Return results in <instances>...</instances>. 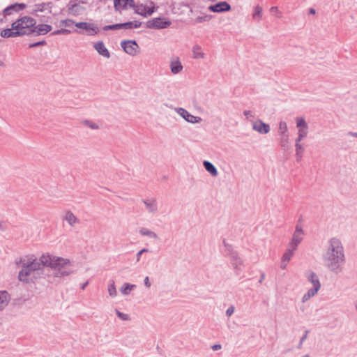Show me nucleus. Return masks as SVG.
<instances>
[{"label": "nucleus", "instance_id": "f257e3e1", "mask_svg": "<svg viewBox=\"0 0 357 357\" xmlns=\"http://www.w3.org/2000/svg\"><path fill=\"white\" fill-rule=\"evenodd\" d=\"M22 266L33 270L37 275L42 271L44 266H50L52 268H59L68 266L70 264V261L64 258L51 255L50 254H43L37 259L33 257H26L21 260Z\"/></svg>", "mask_w": 357, "mask_h": 357}, {"label": "nucleus", "instance_id": "f03ea898", "mask_svg": "<svg viewBox=\"0 0 357 357\" xmlns=\"http://www.w3.org/2000/svg\"><path fill=\"white\" fill-rule=\"evenodd\" d=\"M324 259L326 265L333 271H336L341 266L344 260V255L343 247L339 239L333 238L329 241Z\"/></svg>", "mask_w": 357, "mask_h": 357}, {"label": "nucleus", "instance_id": "7ed1b4c3", "mask_svg": "<svg viewBox=\"0 0 357 357\" xmlns=\"http://www.w3.org/2000/svg\"><path fill=\"white\" fill-rule=\"evenodd\" d=\"M36 23V22L33 17L24 16L14 22L11 28L2 30L0 35L3 38H14L31 34V31Z\"/></svg>", "mask_w": 357, "mask_h": 357}, {"label": "nucleus", "instance_id": "20e7f679", "mask_svg": "<svg viewBox=\"0 0 357 357\" xmlns=\"http://www.w3.org/2000/svg\"><path fill=\"white\" fill-rule=\"evenodd\" d=\"M146 25L150 29H165L171 25V22L165 17H155L148 21Z\"/></svg>", "mask_w": 357, "mask_h": 357}, {"label": "nucleus", "instance_id": "39448f33", "mask_svg": "<svg viewBox=\"0 0 357 357\" xmlns=\"http://www.w3.org/2000/svg\"><path fill=\"white\" fill-rule=\"evenodd\" d=\"M75 25L76 27L84 30L89 36H95L99 33V28L94 23L82 22H75Z\"/></svg>", "mask_w": 357, "mask_h": 357}, {"label": "nucleus", "instance_id": "423d86ee", "mask_svg": "<svg viewBox=\"0 0 357 357\" xmlns=\"http://www.w3.org/2000/svg\"><path fill=\"white\" fill-rule=\"evenodd\" d=\"M38 275L29 268H24L20 271L18 275L19 280L24 283H30L36 279Z\"/></svg>", "mask_w": 357, "mask_h": 357}, {"label": "nucleus", "instance_id": "0eeeda50", "mask_svg": "<svg viewBox=\"0 0 357 357\" xmlns=\"http://www.w3.org/2000/svg\"><path fill=\"white\" fill-rule=\"evenodd\" d=\"M296 126L298 128V142H301L304 137H305L308 133V126L305 119L298 117L296 119Z\"/></svg>", "mask_w": 357, "mask_h": 357}, {"label": "nucleus", "instance_id": "6e6552de", "mask_svg": "<svg viewBox=\"0 0 357 357\" xmlns=\"http://www.w3.org/2000/svg\"><path fill=\"white\" fill-rule=\"evenodd\" d=\"M121 45L123 50L130 55L135 56L139 52V45L135 41H123Z\"/></svg>", "mask_w": 357, "mask_h": 357}, {"label": "nucleus", "instance_id": "1a4fd4ad", "mask_svg": "<svg viewBox=\"0 0 357 357\" xmlns=\"http://www.w3.org/2000/svg\"><path fill=\"white\" fill-rule=\"evenodd\" d=\"M303 236V230L301 227L297 226L293 235L292 240L289 243V247L293 248V250H296L298 244L301 242Z\"/></svg>", "mask_w": 357, "mask_h": 357}, {"label": "nucleus", "instance_id": "9d476101", "mask_svg": "<svg viewBox=\"0 0 357 357\" xmlns=\"http://www.w3.org/2000/svg\"><path fill=\"white\" fill-rule=\"evenodd\" d=\"M154 10L155 7L153 3H151L149 6L141 4L135 7V12L142 16L151 15Z\"/></svg>", "mask_w": 357, "mask_h": 357}, {"label": "nucleus", "instance_id": "9b49d317", "mask_svg": "<svg viewBox=\"0 0 357 357\" xmlns=\"http://www.w3.org/2000/svg\"><path fill=\"white\" fill-rule=\"evenodd\" d=\"M208 10L215 13H220L230 10L231 6L226 1H221L215 5L210 6Z\"/></svg>", "mask_w": 357, "mask_h": 357}, {"label": "nucleus", "instance_id": "f8f14e48", "mask_svg": "<svg viewBox=\"0 0 357 357\" xmlns=\"http://www.w3.org/2000/svg\"><path fill=\"white\" fill-rule=\"evenodd\" d=\"M178 113L185 120H186L188 122H190V123H198L202 120L201 118L190 114L188 111H186L185 109H184L183 108H179L178 109Z\"/></svg>", "mask_w": 357, "mask_h": 357}, {"label": "nucleus", "instance_id": "ddd939ff", "mask_svg": "<svg viewBox=\"0 0 357 357\" xmlns=\"http://www.w3.org/2000/svg\"><path fill=\"white\" fill-rule=\"evenodd\" d=\"M252 128L255 131L261 134H266L270 131L269 126L261 120L255 121Z\"/></svg>", "mask_w": 357, "mask_h": 357}, {"label": "nucleus", "instance_id": "4468645a", "mask_svg": "<svg viewBox=\"0 0 357 357\" xmlns=\"http://www.w3.org/2000/svg\"><path fill=\"white\" fill-rule=\"evenodd\" d=\"M52 30V26L49 24H41L37 26L33 25V29L31 31V33H36L37 35H44L47 33Z\"/></svg>", "mask_w": 357, "mask_h": 357}, {"label": "nucleus", "instance_id": "2eb2a0df", "mask_svg": "<svg viewBox=\"0 0 357 357\" xmlns=\"http://www.w3.org/2000/svg\"><path fill=\"white\" fill-rule=\"evenodd\" d=\"M134 6L133 0H115L114 1V7L117 10Z\"/></svg>", "mask_w": 357, "mask_h": 357}, {"label": "nucleus", "instance_id": "dca6fc26", "mask_svg": "<svg viewBox=\"0 0 357 357\" xmlns=\"http://www.w3.org/2000/svg\"><path fill=\"white\" fill-rule=\"evenodd\" d=\"M94 48L102 56L106 57V58L109 57V56H110L109 52L102 41H99V42L95 43Z\"/></svg>", "mask_w": 357, "mask_h": 357}, {"label": "nucleus", "instance_id": "f3484780", "mask_svg": "<svg viewBox=\"0 0 357 357\" xmlns=\"http://www.w3.org/2000/svg\"><path fill=\"white\" fill-rule=\"evenodd\" d=\"M63 218L70 226H75L79 222L78 218L71 211H66L64 213Z\"/></svg>", "mask_w": 357, "mask_h": 357}, {"label": "nucleus", "instance_id": "a211bd4d", "mask_svg": "<svg viewBox=\"0 0 357 357\" xmlns=\"http://www.w3.org/2000/svg\"><path fill=\"white\" fill-rule=\"evenodd\" d=\"M192 57L195 59H202L205 56V54L202 50V48L197 45H195L192 47Z\"/></svg>", "mask_w": 357, "mask_h": 357}, {"label": "nucleus", "instance_id": "6ab92c4d", "mask_svg": "<svg viewBox=\"0 0 357 357\" xmlns=\"http://www.w3.org/2000/svg\"><path fill=\"white\" fill-rule=\"evenodd\" d=\"M295 250H293V248L289 247L285 253L283 255L282 258V267L284 268L289 261L291 259V257L293 256L294 251Z\"/></svg>", "mask_w": 357, "mask_h": 357}, {"label": "nucleus", "instance_id": "aec40b11", "mask_svg": "<svg viewBox=\"0 0 357 357\" xmlns=\"http://www.w3.org/2000/svg\"><path fill=\"white\" fill-rule=\"evenodd\" d=\"M84 10V8L77 4L72 5L68 9V14L74 16L82 14Z\"/></svg>", "mask_w": 357, "mask_h": 357}, {"label": "nucleus", "instance_id": "412c9836", "mask_svg": "<svg viewBox=\"0 0 357 357\" xmlns=\"http://www.w3.org/2000/svg\"><path fill=\"white\" fill-rule=\"evenodd\" d=\"M9 301V295L6 291H0V310L5 307Z\"/></svg>", "mask_w": 357, "mask_h": 357}, {"label": "nucleus", "instance_id": "4be33fe9", "mask_svg": "<svg viewBox=\"0 0 357 357\" xmlns=\"http://www.w3.org/2000/svg\"><path fill=\"white\" fill-rule=\"evenodd\" d=\"M170 67L171 71L174 74L179 73L183 69V66L178 59L172 61Z\"/></svg>", "mask_w": 357, "mask_h": 357}, {"label": "nucleus", "instance_id": "5701e85b", "mask_svg": "<svg viewBox=\"0 0 357 357\" xmlns=\"http://www.w3.org/2000/svg\"><path fill=\"white\" fill-rule=\"evenodd\" d=\"M319 290V285H317L316 287H313V288L310 289L306 294H304V296H303V298H302V301L303 303L306 302L310 298L315 296L317 294Z\"/></svg>", "mask_w": 357, "mask_h": 357}, {"label": "nucleus", "instance_id": "b1692460", "mask_svg": "<svg viewBox=\"0 0 357 357\" xmlns=\"http://www.w3.org/2000/svg\"><path fill=\"white\" fill-rule=\"evenodd\" d=\"M25 8H26V4H24V3H15V4H13L10 6L6 8L4 10V13L7 15H9L10 13L9 12L10 10L19 11V10H23Z\"/></svg>", "mask_w": 357, "mask_h": 357}, {"label": "nucleus", "instance_id": "393cba45", "mask_svg": "<svg viewBox=\"0 0 357 357\" xmlns=\"http://www.w3.org/2000/svg\"><path fill=\"white\" fill-rule=\"evenodd\" d=\"M141 26V22L138 21L129 22L126 23L121 24V29L123 28L126 29H130L132 28H138Z\"/></svg>", "mask_w": 357, "mask_h": 357}, {"label": "nucleus", "instance_id": "a878e982", "mask_svg": "<svg viewBox=\"0 0 357 357\" xmlns=\"http://www.w3.org/2000/svg\"><path fill=\"white\" fill-rule=\"evenodd\" d=\"M204 166L205 169L213 176H216L218 174V171L216 168L211 164L210 162L204 161Z\"/></svg>", "mask_w": 357, "mask_h": 357}, {"label": "nucleus", "instance_id": "bb28decb", "mask_svg": "<svg viewBox=\"0 0 357 357\" xmlns=\"http://www.w3.org/2000/svg\"><path fill=\"white\" fill-rule=\"evenodd\" d=\"M309 281L312 284L313 287H316L319 285V289L321 287V284L318 280L317 276L312 272H311L307 276Z\"/></svg>", "mask_w": 357, "mask_h": 357}, {"label": "nucleus", "instance_id": "cd10ccee", "mask_svg": "<svg viewBox=\"0 0 357 357\" xmlns=\"http://www.w3.org/2000/svg\"><path fill=\"white\" fill-rule=\"evenodd\" d=\"M134 284H130L128 283H125L123 286L121 288V291L123 294H128L135 287Z\"/></svg>", "mask_w": 357, "mask_h": 357}, {"label": "nucleus", "instance_id": "c85d7f7f", "mask_svg": "<svg viewBox=\"0 0 357 357\" xmlns=\"http://www.w3.org/2000/svg\"><path fill=\"white\" fill-rule=\"evenodd\" d=\"M108 292L110 296H116V289L115 287L114 282L112 281V283L108 287Z\"/></svg>", "mask_w": 357, "mask_h": 357}, {"label": "nucleus", "instance_id": "c756f323", "mask_svg": "<svg viewBox=\"0 0 357 357\" xmlns=\"http://www.w3.org/2000/svg\"><path fill=\"white\" fill-rule=\"evenodd\" d=\"M287 125L285 122L281 121L279 123V134L280 135L287 134Z\"/></svg>", "mask_w": 357, "mask_h": 357}, {"label": "nucleus", "instance_id": "7c9ffc66", "mask_svg": "<svg viewBox=\"0 0 357 357\" xmlns=\"http://www.w3.org/2000/svg\"><path fill=\"white\" fill-rule=\"evenodd\" d=\"M299 142H298V140H296V155H299V157L301 158L303 153L304 148L302 146V144H301Z\"/></svg>", "mask_w": 357, "mask_h": 357}, {"label": "nucleus", "instance_id": "2f4dec72", "mask_svg": "<svg viewBox=\"0 0 357 357\" xmlns=\"http://www.w3.org/2000/svg\"><path fill=\"white\" fill-rule=\"evenodd\" d=\"M261 15H262L261 8L259 6H256L254 9V13H253V15H252L253 17L256 18L257 17H258L259 18H261Z\"/></svg>", "mask_w": 357, "mask_h": 357}, {"label": "nucleus", "instance_id": "473e14b6", "mask_svg": "<svg viewBox=\"0 0 357 357\" xmlns=\"http://www.w3.org/2000/svg\"><path fill=\"white\" fill-rule=\"evenodd\" d=\"M73 24H75L73 20H70V19H66V20H62L61 22V25L62 26H66V27H70V26H72V25Z\"/></svg>", "mask_w": 357, "mask_h": 357}, {"label": "nucleus", "instance_id": "72a5a7b5", "mask_svg": "<svg viewBox=\"0 0 357 357\" xmlns=\"http://www.w3.org/2000/svg\"><path fill=\"white\" fill-rule=\"evenodd\" d=\"M121 29V24H116L113 25H107L103 27L105 31L114 30Z\"/></svg>", "mask_w": 357, "mask_h": 357}, {"label": "nucleus", "instance_id": "f704fd0d", "mask_svg": "<svg viewBox=\"0 0 357 357\" xmlns=\"http://www.w3.org/2000/svg\"><path fill=\"white\" fill-rule=\"evenodd\" d=\"M281 136V144L282 146H284L289 142V135L287 134H284L282 135Z\"/></svg>", "mask_w": 357, "mask_h": 357}, {"label": "nucleus", "instance_id": "c9c22d12", "mask_svg": "<svg viewBox=\"0 0 357 357\" xmlns=\"http://www.w3.org/2000/svg\"><path fill=\"white\" fill-rule=\"evenodd\" d=\"M84 124L91 128V129H98V124L88 121H84Z\"/></svg>", "mask_w": 357, "mask_h": 357}, {"label": "nucleus", "instance_id": "e433bc0d", "mask_svg": "<svg viewBox=\"0 0 357 357\" xmlns=\"http://www.w3.org/2000/svg\"><path fill=\"white\" fill-rule=\"evenodd\" d=\"M70 33V31H68V29H61V30H59L57 31H55L54 33V34H67V33Z\"/></svg>", "mask_w": 357, "mask_h": 357}, {"label": "nucleus", "instance_id": "4c0bfd02", "mask_svg": "<svg viewBox=\"0 0 357 357\" xmlns=\"http://www.w3.org/2000/svg\"><path fill=\"white\" fill-rule=\"evenodd\" d=\"M117 315L119 316V317H120L121 319H122L123 320H126L128 319V317L127 314H123L119 311H117Z\"/></svg>", "mask_w": 357, "mask_h": 357}, {"label": "nucleus", "instance_id": "58836bf2", "mask_svg": "<svg viewBox=\"0 0 357 357\" xmlns=\"http://www.w3.org/2000/svg\"><path fill=\"white\" fill-rule=\"evenodd\" d=\"M234 311V307H230L227 310V314L228 316H231L233 314Z\"/></svg>", "mask_w": 357, "mask_h": 357}, {"label": "nucleus", "instance_id": "ea45409f", "mask_svg": "<svg viewBox=\"0 0 357 357\" xmlns=\"http://www.w3.org/2000/svg\"><path fill=\"white\" fill-rule=\"evenodd\" d=\"M141 234H143V235H151L152 233L151 231H145L144 229H142L140 231Z\"/></svg>", "mask_w": 357, "mask_h": 357}, {"label": "nucleus", "instance_id": "a19ab883", "mask_svg": "<svg viewBox=\"0 0 357 357\" xmlns=\"http://www.w3.org/2000/svg\"><path fill=\"white\" fill-rule=\"evenodd\" d=\"M271 12L273 13H278L279 12L278 8L275 7V6L271 7Z\"/></svg>", "mask_w": 357, "mask_h": 357}, {"label": "nucleus", "instance_id": "79ce46f5", "mask_svg": "<svg viewBox=\"0 0 357 357\" xmlns=\"http://www.w3.org/2000/svg\"><path fill=\"white\" fill-rule=\"evenodd\" d=\"M144 283H145V285L148 287H149L151 286V284L149 282V279L148 277H146L145 278V280H144Z\"/></svg>", "mask_w": 357, "mask_h": 357}, {"label": "nucleus", "instance_id": "37998d69", "mask_svg": "<svg viewBox=\"0 0 357 357\" xmlns=\"http://www.w3.org/2000/svg\"><path fill=\"white\" fill-rule=\"evenodd\" d=\"M212 349L214 350V351H217L218 349H221V345L220 344H215L212 347Z\"/></svg>", "mask_w": 357, "mask_h": 357}, {"label": "nucleus", "instance_id": "c03bdc74", "mask_svg": "<svg viewBox=\"0 0 357 357\" xmlns=\"http://www.w3.org/2000/svg\"><path fill=\"white\" fill-rule=\"evenodd\" d=\"M251 114H252V112L250 110H246L244 112V115L245 116H247V118H249L250 116H252Z\"/></svg>", "mask_w": 357, "mask_h": 357}, {"label": "nucleus", "instance_id": "a18cd8bd", "mask_svg": "<svg viewBox=\"0 0 357 357\" xmlns=\"http://www.w3.org/2000/svg\"><path fill=\"white\" fill-rule=\"evenodd\" d=\"M45 44V42H39V43H35V44H31L29 45L30 47H36L37 45H43Z\"/></svg>", "mask_w": 357, "mask_h": 357}, {"label": "nucleus", "instance_id": "49530a36", "mask_svg": "<svg viewBox=\"0 0 357 357\" xmlns=\"http://www.w3.org/2000/svg\"><path fill=\"white\" fill-rule=\"evenodd\" d=\"M310 14H314L315 13V10L314 8H310Z\"/></svg>", "mask_w": 357, "mask_h": 357}, {"label": "nucleus", "instance_id": "de8ad7c7", "mask_svg": "<svg viewBox=\"0 0 357 357\" xmlns=\"http://www.w3.org/2000/svg\"><path fill=\"white\" fill-rule=\"evenodd\" d=\"M143 252V250H140L138 254H137V260L139 259V256L141 255V254Z\"/></svg>", "mask_w": 357, "mask_h": 357}, {"label": "nucleus", "instance_id": "09e8293b", "mask_svg": "<svg viewBox=\"0 0 357 357\" xmlns=\"http://www.w3.org/2000/svg\"><path fill=\"white\" fill-rule=\"evenodd\" d=\"M70 273V271H65L63 273H62V275H68Z\"/></svg>", "mask_w": 357, "mask_h": 357}, {"label": "nucleus", "instance_id": "8fccbe9b", "mask_svg": "<svg viewBox=\"0 0 357 357\" xmlns=\"http://www.w3.org/2000/svg\"><path fill=\"white\" fill-rule=\"evenodd\" d=\"M86 284H82V289H84Z\"/></svg>", "mask_w": 357, "mask_h": 357}, {"label": "nucleus", "instance_id": "3c124183", "mask_svg": "<svg viewBox=\"0 0 357 357\" xmlns=\"http://www.w3.org/2000/svg\"><path fill=\"white\" fill-rule=\"evenodd\" d=\"M86 284H82V289H84Z\"/></svg>", "mask_w": 357, "mask_h": 357}, {"label": "nucleus", "instance_id": "603ef678", "mask_svg": "<svg viewBox=\"0 0 357 357\" xmlns=\"http://www.w3.org/2000/svg\"><path fill=\"white\" fill-rule=\"evenodd\" d=\"M38 10L43 11V8L38 9Z\"/></svg>", "mask_w": 357, "mask_h": 357}, {"label": "nucleus", "instance_id": "864d4df0", "mask_svg": "<svg viewBox=\"0 0 357 357\" xmlns=\"http://www.w3.org/2000/svg\"><path fill=\"white\" fill-rule=\"evenodd\" d=\"M2 65H3V63H2V62L0 61V66H2Z\"/></svg>", "mask_w": 357, "mask_h": 357}, {"label": "nucleus", "instance_id": "5fc2aeb1", "mask_svg": "<svg viewBox=\"0 0 357 357\" xmlns=\"http://www.w3.org/2000/svg\"><path fill=\"white\" fill-rule=\"evenodd\" d=\"M353 135H354V136H356V137H357V133H354V134H353Z\"/></svg>", "mask_w": 357, "mask_h": 357}, {"label": "nucleus", "instance_id": "6e6d98bb", "mask_svg": "<svg viewBox=\"0 0 357 357\" xmlns=\"http://www.w3.org/2000/svg\"><path fill=\"white\" fill-rule=\"evenodd\" d=\"M142 250H143V252H145V251H146V249H143Z\"/></svg>", "mask_w": 357, "mask_h": 357}, {"label": "nucleus", "instance_id": "4d7b16f0", "mask_svg": "<svg viewBox=\"0 0 357 357\" xmlns=\"http://www.w3.org/2000/svg\"><path fill=\"white\" fill-rule=\"evenodd\" d=\"M303 357H308V356H303Z\"/></svg>", "mask_w": 357, "mask_h": 357}]
</instances>
